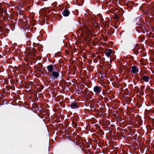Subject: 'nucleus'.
I'll use <instances>...</instances> for the list:
<instances>
[{"mask_svg": "<svg viewBox=\"0 0 154 154\" xmlns=\"http://www.w3.org/2000/svg\"><path fill=\"white\" fill-rule=\"evenodd\" d=\"M51 75L49 76L50 77L54 80L57 79L59 75V71L57 69L54 70L51 72Z\"/></svg>", "mask_w": 154, "mask_h": 154, "instance_id": "1", "label": "nucleus"}, {"mask_svg": "<svg viewBox=\"0 0 154 154\" xmlns=\"http://www.w3.org/2000/svg\"><path fill=\"white\" fill-rule=\"evenodd\" d=\"M11 104L12 105H13V106H16V105H14V104H13L12 103H11Z\"/></svg>", "mask_w": 154, "mask_h": 154, "instance_id": "29", "label": "nucleus"}, {"mask_svg": "<svg viewBox=\"0 0 154 154\" xmlns=\"http://www.w3.org/2000/svg\"><path fill=\"white\" fill-rule=\"evenodd\" d=\"M93 91L96 94H99L101 91V88L96 85L94 87Z\"/></svg>", "mask_w": 154, "mask_h": 154, "instance_id": "4", "label": "nucleus"}, {"mask_svg": "<svg viewBox=\"0 0 154 154\" xmlns=\"http://www.w3.org/2000/svg\"><path fill=\"white\" fill-rule=\"evenodd\" d=\"M83 144L84 146L86 148H88L90 147V146L88 144V145H86V146L85 145L84 143H83Z\"/></svg>", "mask_w": 154, "mask_h": 154, "instance_id": "21", "label": "nucleus"}, {"mask_svg": "<svg viewBox=\"0 0 154 154\" xmlns=\"http://www.w3.org/2000/svg\"><path fill=\"white\" fill-rule=\"evenodd\" d=\"M138 32L139 33H140V32Z\"/></svg>", "mask_w": 154, "mask_h": 154, "instance_id": "35", "label": "nucleus"}, {"mask_svg": "<svg viewBox=\"0 0 154 154\" xmlns=\"http://www.w3.org/2000/svg\"><path fill=\"white\" fill-rule=\"evenodd\" d=\"M51 62L52 63H54L55 62V61H53V62H52V61H51Z\"/></svg>", "mask_w": 154, "mask_h": 154, "instance_id": "28", "label": "nucleus"}, {"mask_svg": "<svg viewBox=\"0 0 154 154\" xmlns=\"http://www.w3.org/2000/svg\"><path fill=\"white\" fill-rule=\"evenodd\" d=\"M145 88V86L144 85H142L141 86L142 89H144Z\"/></svg>", "mask_w": 154, "mask_h": 154, "instance_id": "23", "label": "nucleus"}, {"mask_svg": "<svg viewBox=\"0 0 154 154\" xmlns=\"http://www.w3.org/2000/svg\"><path fill=\"white\" fill-rule=\"evenodd\" d=\"M56 66V64L54 65L50 64L47 66V70L48 71L50 72H52L54 70V67Z\"/></svg>", "mask_w": 154, "mask_h": 154, "instance_id": "5", "label": "nucleus"}, {"mask_svg": "<svg viewBox=\"0 0 154 154\" xmlns=\"http://www.w3.org/2000/svg\"><path fill=\"white\" fill-rule=\"evenodd\" d=\"M110 13L109 11V10L108 9V8L107 9V11H106V13L107 14H109Z\"/></svg>", "mask_w": 154, "mask_h": 154, "instance_id": "22", "label": "nucleus"}, {"mask_svg": "<svg viewBox=\"0 0 154 154\" xmlns=\"http://www.w3.org/2000/svg\"><path fill=\"white\" fill-rule=\"evenodd\" d=\"M122 32H124V31H122Z\"/></svg>", "mask_w": 154, "mask_h": 154, "instance_id": "34", "label": "nucleus"}, {"mask_svg": "<svg viewBox=\"0 0 154 154\" xmlns=\"http://www.w3.org/2000/svg\"><path fill=\"white\" fill-rule=\"evenodd\" d=\"M5 26L4 25H3L2 23H0V28H2L4 27Z\"/></svg>", "mask_w": 154, "mask_h": 154, "instance_id": "20", "label": "nucleus"}, {"mask_svg": "<svg viewBox=\"0 0 154 154\" xmlns=\"http://www.w3.org/2000/svg\"><path fill=\"white\" fill-rule=\"evenodd\" d=\"M139 71L138 68L135 66H134L131 67V72L134 73H136L138 72Z\"/></svg>", "mask_w": 154, "mask_h": 154, "instance_id": "9", "label": "nucleus"}, {"mask_svg": "<svg viewBox=\"0 0 154 154\" xmlns=\"http://www.w3.org/2000/svg\"><path fill=\"white\" fill-rule=\"evenodd\" d=\"M122 137H123L124 138V139H126V136H122Z\"/></svg>", "mask_w": 154, "mask_h": 154, "instance_id": "25", "label": "nucleus"}, {"mask_svg": "<svg viewBox=\"0 0 154 154\" xmlns=\"http://www.w3.org/2000/svg\"><path fill=\"white\" fill-rule=\"evenodd\" d=\"M79 146V147H80V148H81V146Z\"/></svg>", "mask_w": 154, "mask_h": 154, "instance_id": "32", "label": "nucleus"}, {"mask_svg": "<svg viewBox=\"0 0 154 154\" xmlns=\"http://www.w3.org/2000/svg\"><path fill=\"white\" fill-rule=\"evenodd\" d=\"M134 4V2L131 1H128L127 3H125L128 7L130 8L131 9L133 8L132 6Z\"/></svg>", "mask_w": 154, "mask_h": 154, "instance_id": "7", "label": "nucleus"}, {"mask_svg": "<svg viewBox=\"0 0 154 154\" xmlns=\"http://www.w3.org/2000/svg\"><path fill=\"white\" fill-rule=\"evenodd\" d=\"M71 140V141H72V140Z\"/></svg>", "mask_w": 154, "mask_h": 154, "instance_id": "37", "label": "nucleus"}, {"mask_svg": "<svg viewBox=\"0 0 154 154\" xmlns=\"http://www.w3.org/2000/svg\"><path fill=\"white\" fill-rule=\"evenodd\" d=\"M97 16L100 18V20L103 21L104 19L102 17V15L100 14H97Z\"/></svg>", "mask_w": 154, "mask_h": 154, "instance_id": "13", "label": "nucleus"}, {"mask_svg": "<svg viewBox=\"0 0 154 154\" xmlns=\"http://www.w3.org/2000/svg\"><path fill=\"white\" fill-rule=\"evenodd\" d=\"M134 46V48L132 49V50L136 55H137L138 54L139 52H140L139 50H140V47L137 44L135 45Z\"/></svg>", "mask_w": 154, "mask_h": 154, "instance_id": "2", "label": "nucleus"}, {"mask_svg": "<svg viewBox=\"0 0 154 154\" xmlns=\"http://www.w3.org/2000/svg\"><path fill=\"white\" fill-rule=\"evenodd\" d=\"M137 106L138 108H140L142 106V104L141 103V102H138L137 104Z\"/></svg>", "mask_w": 154, "mask_h": 154, "instance_id": "15", "label": "nucleus"}, {"mask_svg": "<svg viewBox=\"0 0 154 154\" xmlns=\"http://www.w3.org/2000/svg\"><path fill=\"white\" fill-rule=\"evenodd\" d=\"M78 126V124L76 122H74L73 123V127L74 128H76Z\"/></svg>", "mask_w": 154, "mask_h": 154, "instance_id": "16", "label": "nucleus"}, {"mask_svg": "<svg viewBox=\"0 0 154 154\" xmlns=\"http://www.w3.org/2000/svg\"><path fill=\"white\" fill-rule=\"evenodd\" d=\"M84 16L85 19H86L88 20H89L91 19L90 16L87 13H85Z\"/></svg>", "mask_w": 154, "mask_h": 154, "instance_id": "10", "label": "nucleus"}, {"mask_svg": "<svg viewBox=\"0 0 154 154\" xmlns=\"http://www.w3.org/2000/svg\"><path fill=\"white\" fill-rule=\"evenodd\" d=\"M40 87H41V89H40V90H39V92H40L42 91V90L44 88V86L43 85H42Z\"/></svg>", "mask_w": 154, "mask_h": 154, "instance_id": "19", "label": "nucleus"}, {"mask_svg": "<svg viewBox=\"0 0 154 154\" xmlns=\"http://www.w3.org/2000/svg\"><path fill=\"white\" fill-rule=\"evenodd\" d=\"M69 106L72 109H74L76 107V103L75 102H73Z\"/></svg>", "mask_w": 154, "mask_h": 154, "instance_id": "11", "label": "nucleus"}, {"mask_svg": "<svg viewBox=\"0 0 154 154\" xmlns=\"http://www.w3.org/2000/svg\"><path fill=\"white\" fill-rule=\"evenodd\" d=\"M79 22V23L80 24H81V23H80Z\"/></svg>", "mask_w": 154, "mask_h": 154, "instance_id": "31", "label": "nucleus"}, {"mask_svg": "<svg viewBox=\"0 0 154 154\" xmlns=\"http://www.w3.org/2000/svg\"><path fill=\"white\" fill-rule=\"evenodd\" d=\"M140 52L142 54V56L143 57H145V56H146V54L145 53V52L143 50V49L142 50H142H140Z\"/></svg>", "mask_w": 154, "mask_h": 154, "instance_id": "14", "label": "nucleus"}, {"mask_svg": "<svg viewBox=\"0 0 154 154\" xmlns=\"http://www.w3.org/2000/svg\"><path fill=\"white\" fill-rule=\"evenodd\" d=\"M81 149L82 150H83V149L82 148H81Z\"/></svg>", "mask_w": 154, "mask_h": 154, "instance_id": "36", "label": "nucleus"}, {"mask_svg": "<svg viewBox=\"0 0 154 154\" xmlns=\"http://www.w3.org/2000/svg\"><path fill=\"white\" fill-rule=\"evenodd\" d=\"M26 37L27 39H29L32 37V35L31 33H28L27 34V33L26 35Z\"/></svg>", "mask_w": 154, "mask_h": 154, "instance_id": "12", "label": "nucleus"}, {"mask_svg": "<svg viewBox=\"0 0 154 154\" xmlns=\"http://www.w3.org/2000/svg\"><path fill=\"white\" fill-rule=\"evenodd\" d=\"M70 11L67 8H65L62 12V14L64 17L68 16L70 14Z\"/></svg>", "mask_w": 154, "mask_h": 154, "instance_id": "8", "label": "nucleus"}, {"mask_svg": "<svg viewBox=\"0 0 154 154\" xmlns=\"http://www.w3.org/2000/svg\"><path fill=\"white\" fill-rule=\"evenodd\" d=\"M79 18L80 19V20L81 19V18L79 17Z\"/></svg>", "mask_w": 154, "mask_h": 154, "instance_id": "33", "label": "nucleus"}, {"mask_svg": "<svg viewBox=\"0 0 154 154\" xmlns=\"http://www.w3.org/2000/svg\"><path fill=\"white\" fill-rule=\"evenodd\" d=\"M115 20L116 21H118L119 19V17L117 15H116L115 17Z\"/></svg>", "mask_w": 154, "mask_h": 154, "instance_id": "18", "label": "nucleus"}, {"mask_svg": "<svg viewBox=\"0 0 154 154\" xmlns=\"http://www.w3.org/2000/svg\"><path fill=\"white\" fill-rule=\"evenodd\" d=\"M112 135L113 134L114 135L115 134L114 132H112L111 133Z\"/></svg>", "mask_w": 154, "mask_h": 154, "instance_id": "26", "label": "nucleus"}, {"mask_svg": "<svg viewBox=\"0 0 154 154\" xmlns=\"http://www.w3.org/2000/svg\"><path fill=\"white\" fill-rule=\"evenodd\" d=\"M59 15L60 16V17L61 18V17H62L61 15L60 14H59Z\"/></svg>", "mask_w": 154, "mask_h": 154, "instance_id": "27", "label": "nucleus"}, {"mask_svg": "<svg viewBox=\"0 0 154 154\" xmlns=\"http://www.w3.org/2000/svg\"><path fill=\"white\" fill-rule=\"evenodd\" d=\"M115 53V52L112 49H108L105 53V55L107 57L111 56L112 54H113Z\"/></svg>", "mask_w": 154, "mask_h": 154, "instance_id": "6", "label": "nucleus"}, {"mask_svg": "<svg viewBox=\"0 0 154 154\" xmlns=\"http://www.w3.org/2000/svg\"><path fill=\"white\" fill-rule=\"evenodd\" d=\"M84 152H85V153H87V150L86 149H85L84 150Z\"/></svg>", "mask_w": 154, "mask_h": 154, "instance_id": "24", "label": "nucleus"}, {"mask_svg": "<svg viewBox=\"0 0 154 154\" xmlns=\"http://www.w3.org/2000/svg\"><path fill=\"white\" fill-rule=\"evenodd\" d=\"M97 125V128H98L100 129V133H101V134H103L104 132L100 129V127L98 125Z\"/></svg>", "mask_w": 154, "mask_h": 154, "instance_id": "17", "label": "nucleus"}, {"mask_svg": "<svg viewBox=\"0 0 154 154\" xmlns=\"http://www.w3.org/2000/svg\"><path fill=\"white\" fill-rule=\"evenodd\" d=\"M140 76L141 77L140 80H143L146 82H149V77L148 75L144 74H140Z\"/></svg>", "mask_w": 154, "mask_h": 154, "instance_id": "3", "label": "nucleus"}, {"mask_svg": "<svg viewBox=\"0 0 154 154\" xmlns=\"http://www.w3.org/2000/svg\"><path fill=\"white\" fill-rule=\"evenodd\" d=\"M80 31H82V32H83V31H82V28H80Z\"/></svg>", "mask_w": 154, "mask_h": 154, "instance_id": "30", "label": "nucleus"}]
</instances>
